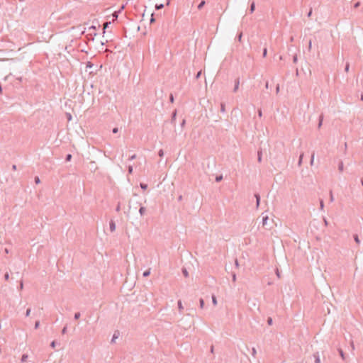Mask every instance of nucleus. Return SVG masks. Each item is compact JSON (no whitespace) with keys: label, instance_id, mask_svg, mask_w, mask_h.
<instances>
[{"label":"nucleus","instance_id":"obj_15","mask_svg":"<svg viewBox=\"0 0 363 363\" xmlns=\"http://www.w3.org/2000/svg\"><path fill=\"white\" fill-rule=\"evenodd\" d=\"M150 274V269H148L145 270V271L143 272V276L144 277H148Z\"/></svg>","mask_w":363,"mask_h":363},{"label":"nucleus","instance_id":"obj_63","mask_svg":"<svg viewBox=\"0 0 363 363\" xmlns=\"http://www.w3.org/2000/svg\"><path fill=\"white\" fill-rule=\"evenodd\" d=\"M350 345H351V347H352V350H354V342H353V341H351Z\"/></svg>","mask_w":363,"mask_h":363},{"label":"nucleus","instance_id":"obj_49","mask_svg":"<svg viewBox=\"0 0 363 363\" xmlns=\"http://www.w3.org/2000/svg\"><path fill=\"white\" fill-rule=\"evenodd\" d=\"M135 158H136V155L134 154L132 156H130L128 160H135Z\"/></svg>","mask_w":363,"mask_h":363},{"label":"nucleus","instance_id":"obj_4","mask_svg":"<svg viewBox=\"0 0 363 363\" xmlns=\"http://www.w3.org/2000/svg\"><path fill=\"white\" fill-rule=\"evenodd\" d=\"M239 84H240V80H239V78L236 79L235 81V86H234V89H233V92H236L239 88Z\"/></svg>","mask_w":363,"mask_h":363},{"label":"nucleus","instance_id":"obj_23","mask_svg":"<svg viewBox=\"0 0 363 363\" xmlns=\"http://www.w3.org/2000/svg\"><path fill=\"white\" fill-rule=\"evenodd\" d=\"M199 305H200L201 308H203L205 303H204V300L203 298L199 299Z\"/></svg>","mask_w":363,"mask_h":363},{"label":"nucleus","instance_id":"obj_2","mask_svg":"<svg viewBox=\"0 0 363 363\" xmlns=\"http://www.w3.org/2000/svg\"><path fill=\"white\" fill-rule=\"evenodd\" d=\"M109 228L111 232H113L116 230V223L113 220L109 223Z\"/></svg>","mask_w":363,"mask_h":363},{"label":"nucleus","instance_id":"obj_35","mask_svg":"<svg viewBox=\"0 0 363 363\" xmlns=\"http://www.w3.org/2000/svg\"><path fill=\"white\" fill-rule=\"evenodd\" d=\"M220 111L223 113H224L225 111V104L223 103L220 104Z\"/></svg>","mask_w":363,"mask_h":363},{"label":"nucleus","instance_id":"obj_34","mask_svg":"<svg viewBox=\"0 0 363 363\" xmlns=\"http://www.w3.org/2000/svg\"><path fill=\"white\" fill-rule=\"evenodd\" d=\"M204 4H205V1H201L200 2V4H199V6H198V9H201L203 6Z\"/></svg>","mask_w":363,"mask_h":363},{"label":"nucleus","instance_id":"obj_44","mask_svg":"<svg viewBox=\"0 0 363 363\" xmlns=\"http://www.w3.org/2000/svg\"><path fill=\"white\" fill-rule=\"evenodd\" d=\"M360 6V2L357 1L354 4V8L357 9Z\"/></svg>","mask_w":363,"mask_h":363},{"label":"nucleus","instance_id":"obj_56","mask_svg":"<svg viewBox=\"0 0 363 363\" xmlns=\"http://www.w3.org/2000/svg\"><path fill=\"white\" fill-rule=\"evenodd\" d=\"M312 15V9L311 8L308 14H307V16L308 17H311V16Z\"/></svg>","mask_w":363,"mask_h":363},{"label":"nucleus","instance_id":"obj_13","mask_svg":"<svg viewBox=\"0 0 363 363\" xmlns=\"http://www.w3.org/2000/svg\"><path fill=\"white\" fill-rule=\"evenodd\" d=\"M164 6V4H157L155 7L156 10H160V9H163Z\"/></svg>","mask_w":363,"mask_h":363},{"label":"nucleus","instance_id":"obj_39","mask_svg":"<svg viewBox=\"0 0 363 363\" xmlns=\"http://www.w3.org/2000/svg\"><path fill=\"white\" fill-rule=\"evenodd\" d=\"M267 49L266 48H264L263 49V53H262L263 57H265L267 56Z\"/></svg>","mask_w":363,"mask_h":363},{"label":"nucleus","instance_id":"obj_24","mask_svg":"<svg viewBox=\"0 0 363 363\" xmlns=\"http://www.w3.org/2000/svg\"><path fill=\"white\" fill-rule=\"evenodd\" d=\"M323 115H320L319 117V123H318V128H320L323 123Z\"/></svg>","mask_w":363,"mask_h":363},{"label":"nucleus","instance_id":"obj_10","mask_svg":"<svg viewBox=\"0 0 363 363\" xmlns=\"http://www.w3.org/2000/svg\"><path fill=\"white\" fill-rule=\"evenodd\" d=\"M146 211V208L144 206H140L139 209V213L140 216H143Z\"/></svg>","mask_w":363,"mask_h":363},{"label":"nucleus","instance_id":"obj_7","mask_svg":"<svg viewBox=\"0 0 363 363\" xmlns=\"http://www.w3.org/2000/svg\"><path fill=\"white\" fill-rule=\"evenodd\" d=\"M119 336V332L118 331H115L114 332V334L113 335V337L111 339V342H115V340L117 339Z\"/></svg>","mask_w":363,"mask_h":363},{"label":"nucleus","instance_id":"obj_60","mask_svg":"<svg viewBox=\"0 0 363 363\" xmlns=\"http://www.w3.org/2000/svg\"><path fill=\"white\" fill-rule=\"evenodd\" d=\"M311 46H312L311 40H309V43H308V50H311Z\"/></svg>","mask_w":363,"mask_h":363},{"label":"nucleus","instance_id":"obj_28","mask_svg":"<svg viewBox=\"0 0 363 363\" xmlns=\"http://www.w3.org/2000/svg\"><path fill=\"white\" fill-rule=\"evenodd\" d=\"M314 157H315V152H313L311 154V165L313 164Z\"/></svg>","mask_w":363,"mask_h":363},{"label":"nucleus","instance_id":"obj_48","mask_svg":"<svg viewBox=\"0 0 363 363\" xmlns=\"http://www.w3.org/2000/svg\"><path fill=\"white\" fill-rule=\"evenodd\" d=\"M55 345H56V341H52L50 344V346L52 347V348H55Z\"/></svg>","mask_w":363,"mask_h":363},{"label":"nucleus","instance_id":"obj_33","mask_svg":"<svg viewBox=\"0 0 363 363\" xmlns=\"http://www.w3.org/2000/svg\"><path fill=\"white\" fill-rule=\"evenodd\" d=\"M67 331V325H66L62 330V334L65 335Z\"/></svg>","mask_w":363,"mask_h":363},{"label":"nucleus","instance_id":"obj_64","mask_svg":"<svg viewBox=\"0 0 363 363\" xmlns=\"http://www.w3.org/2000/svg\"><path fill=\"white\" fill-rule=\"evenodd\" d=\"M16 169H17L16 165V164H13V165H12V169H13V170H16Z\"/></svg>","mask_w":363,"mask_h":363},{"label":"nucleus","instance_id":"obj_46","mask_svg":"<svg viewBox=\"0 0 363 363\" xmlns=\"http://www.w3.org/2000/svg\"><path fill=\"white\" fill-rule=\"evenodd\" d=\"M9 273H8V272H6V273L4 274V279L7 281V280H9Z\"/></svg>","mask_w":363,"mask_h":363},{"label":"nucleus","instance_id":"obj_22","mask_svg":"<svg viewBox=\"0 0 363 363\" xmlns=\"http://www.w3.org/2000/svg\"><path fill=\"white\" fill-rule=\"evenodd\" d=\"M28 354H23L21 357V362H26L27 359H28Z\"/></svg>","mask_w":363,"mask_h":363},{"label":"nucleus","instance_id":"obj_12","mask_svg":"<svg viewBox=\"0 0 363 363\" xmlns=\"http://www.w3.org/2000/svg\"><path fill=\"white\" fill-rule=\"evenodd\" d=\"M182 272L183 275L185 277H189V272H188L187 269L185 267L182 268Z\"/></svg>","mask_w":363,"mask_h":363},{"label":"nucleus","instance_id":"obj_53","mask_svg":"<svg viewBox=\"0 0 363 363\" xmlns=\"http://www.w3.org/2000/svg\"><path fill=\"white\" fill-rule=\"evenodd\" d=\"M112 132L113 133H117L118 132V128H113V130H112Z\"/></svg>","mask_w":363,"mask_h":363},{"label":"nucleus","instance_id":"obj_37","mask_svg":"<svg viewBox=\"0 0 363 363\" xmlns=\"http://www.w3.org/2000/svg\"><path fill=\"white\" fill-rule=\"evenodd\" d=\"M155 21V17H154V13H152L151 14L150 23H154Z\"/></svg>","mask_w":363,"mask_h":363},{"label":"nucleus","instance_id":"obj_47","mask_svg":"<svg viewBox=\"0 0 363 363\" xmlns=\"http://www.w3.org/2000/svg\"><path fill=\"white\" fill-rule=\"evenodd\" d=\"M256 353H257L256 349L255 347H253L252 350V356L255 357Z\"/></svg>","mask_w":363,"mask_h":363},{"label":"nucleus","instance_id":"obj_17","mask_svg":"<svg viewBox=\"0 0 363 363\" xmlns=\"http://www.w3.org/2000/svg\"><path fill=\"white\" fill-rule=\"evenodd\" d=\"M257 160L259 162H260L262 161V151L261 150H258V152H257Z\"/></svg>","mask_w":363,"mask_h":363},{"label":"nucleus","instance_id":"obj_30","mask_svg":"<svg viewBox=\"0 0 363 363\" xmlns=\"http://www.w3.org/2000/svg\"><path fill=\"white\" fill-rule=\"evenodd\" d=\"M242 32H240V33L238 34V35H237L236 38L238 39V41H240H240H241V40H242Z\"/></svg>","mask_w":363,"mask_h":363},{"label":"nucleus","instance_id":"obj_16","mask_svg":"<svg viewBox=\"0 0 363 363\" xmlns=\"http://www.w3.org/2000/svg\"><path fill=\"white\" fill-rule=\"evenodd\" d=\"M111 24V22L108 21V22H106L104 24V33H105V30L109 27V25Z\"/></svg>","mask_w":363,"mask_h":363},{"label":"nucleus","instance_id":"obj_11","mask_svg":"<svg viewBox=\"0 0 363 363\" xmlns=\"http://www.w3.org/2000/svg\"><path fill=\"white\" fill-rule=\"evenodd\" d=\"M303 152H301L300 154V156H299V159H298V165L300 167L302 164V161H303Z\"/></svg>","mask_w":363,"mask_h":363},{"label":"nucleus","instance_id":"obj_14","mask_svg":"<svg viewBox=\"0 0 363 363\" xmlns=\"http://www.w3.org/2000/svg\"><path fill=\"white\" fill-rule=\"evenodd\" d=\"M176 116H177V111H174L172 114V123H174L175 120H176Z\"/></svg>","mask_w":363,"mask_h":363},{"label":"nucleus","instance_id":"obj_5","mask_svg":"<svg viewBox=\"0 0 363 363\" xmlns=\"http://www.w3.org/2000/svg\"><path fill=\"white\" fill-rule=\"evenodd\" d=\"M255 197L256 199V206H257V208L259 207V203H260V196L259 194H255Z\"/></svg>","mask_w":363,"mask_h":363},{"label":"nucleus","instance_id":"obj_62","mask_svg":"<svg viewBox=\"0 0 363 363\" xmlns=\"http://www.w3.org/2000/svg\"><path fill=\"white\" fill-rule=\"evenodd\" d=\"M113 18H116H116H118V13H116V12H115V13H113Z\"/></svg>","mask_w":363,"mask_h":363},{"label":"nucleus","instance_id":"obj_1","mask_svg":"<svg viewBox=\"0 0 363 363\" xmlns=\"http://www.w3.org/2000/svg\"><path fill=\"white\" fill-rule=\"evenodd\" d=\"M255 10V3L254 1H252L250 2L249 11H250V13H252Z\"/></svg>","mask_w":363,"mask_h":363},{"label":"nucleus","instance_id":"obj_52","mask_svg":"<svg viewBox=\"0 0 363 363\" xmlns=\"http://www.w3.org/2000/svg\"><path fill=\"white\" fill-rule=\"evenodd\" d=\"M120 210H121V205H120V203H118V204L117 205L116 208V211L117 212H119V211H120Z\"/></svg>","mask_w":363,"mask_h":363},{"label":"nucleus","instance_id":"obj_3","mask_svg":"<svg viewBox=\"0 0 363 363\" xmlns=\"http://www.w3.org/2000/svg\"><path fill=\"white\" fill-rule=\"evenodd\" d=\"M314 363H320V356L318 352H315L313 354Z\"/></svg>","mask_w":363,"mask_h":363},{"label":"nucleus","instance_id":"obj_41","mask_svg":"<svg viewBox=\"0 0 363 363\" xmlns=\"http://www.w3.org/2000/svg\"><path fill=\"white\" fill-rule=\"evenodd\" d=\"M232 279H233V282H235V281H236V274L234 272L232 273Z\"/></svg>","mask_w":363,"mask_h":363},{"label":"nucleus","instance_id":"obj_6","mask_svg":"<svg viewBox=\"0 0 363 363\" xmlns=\"http://www.w3.org/2000/svg\"><path fill=\"white\" fill-rule=\"evenodd\" d=\"M268 219H269V218H268V216H264V217L262 218V225H263L264 227L267 226Z\"/></svg>","mask_w":363,"mask_h":363},{"label":"nucleus","instance_id":"obj_58","mask_svg":"<svg viewBox=\"0 0 363 363\" xmlns=\"http://www.w3.org/2000/svg\"><path fill=\"white\" fill-rule=\"evenodd\" d=\"M258 116H259V117H262V112L261 109L258 110Z\"/></svg>","mask_w":363,"mask_h":363},{"label":"nucleus","instance_id":"obj_57","mask_svg":"<svg viewBox=\"0 0 363 363\" xmlns=\"http://www.w3.org/2000/svg\"><path fill=\"white\" fill-rule=\"evenodd\" d=\"M89 30H96V27L95 26H91L89 27Z\"/></svg>","mask_w":363,"mask_h":363},{"label":"nucleus","instance_id":"obj_50","mask_svg":"<svg viewBox=\"0 0 363 363\" xmlns=\"http://www.w3.org/2000/svg\"><path fill=\"white\" fill-rule=\"evenodd\" d=\"M169 101L170 102L173 103L174 102V96H173V94H171L170 96H169Z\"/></svg>","mask_w":363,"mask_h":363},{"label":"nucleus","instance_id":"obj_51","mask_svg":"<svg viewBox=\"0 0 363 363\" xmlns=\"http://www.w3.org/2000/svg\"><path fill=\"white\" fill-rule=\"evenodd\" d=\"M160 157H162L164 155V152L162 150H160L158 152Z\"/></svg>","mask_w":363,"mask_h":363},{"label":"nucleus","instance_id":"obj_32","mask_svg":"<svg viewBox=\"0 0 363 363\" xmlns=\"http://www.w3.org/2000/svg\"><path fill=\"white\" fill-rule=\"evenodd\" d=\"M267 324H268L269 325H272V323H273V320H272V318L271 317H268V318H267Z\"/></svg>","mask_w":363,"mask_h":363},{"label":"nucleus","instance_id":"obj_9","mask_svg":"<svg viewBox=\"0 0 363 363\" xmlns=\"http://www.w3.org/2000/svg\"><path fill=\"white\" fill-rule=\"evenodd\" d=\"M338 352L343 360L345 359V354L341 348L338 349Z\"/></svg>","mask_w":363,"mask_h":363},{"label":"nucleus","instance_id":"obj_55","mask_svg":"<svg viewBox=\"0 0 363 363\" xmlns=\"http://www.w3.org/2000/svg\"><path fill=\"white\" fill-rule=\"evenodd\" d=\"M276 274H277V276L279 278H280V277H281V276H280V272H279V269H276Z\"/></svg>","mask_w":363,"mask_h":363},{"label":"nucleus","instance_id":"obj_31","mask_svg":"<svg viewBox=\"0 0 363 363\" xmlns=\"http://www.w3.org/2000/svg\"><path fill=\"white\" fill-rule=\"evenodd\" d=\"M133 166L132 165H128V174H132L133 173Z\"/></svg>","mask_w":363,"mask_h":363},{"label":"nucleus","instance_id":"obj_29","mask_svg":"<svg viewBox=\"0 0 363 363\" xmlns=\"http://www.w3.org/2000/svg\"><path fill=\"white\" fill-rule=\"evenodd\" d=\"M80 316H81L80 313L79 312H77V313H74V318L75 320H78L80 318Z\"/></svg>","mask_w":363,"mask_h":363},{"label":"nucleus","instance_id":"obj_40","mask_svg":"<svg viewBox=\"0 0 363 363\" xmlns=\"http://www.w3.org/2000/svg\"><path fill=\"white\" fill-rule=\"evenodd\" d=\"M40 326V321L39 320H37L35 321V329H38Z\"/></svg>","mask_w":363,"mask_h":363},{"label":"nucleus","instance_id":"obj_8","mask_svg":"<svg viewBox=\"0 0 363 363\" xmlns=\"http://www.w3.org/2000/svg\"><path fill=\"white\" fill-rule=\"evenodd\" d=\"M338 170L342 172L344 170V164L342 161H340L338 164Z\"/></svg>","mask_w":363,"mask_h":363},{"label":"nucleus","instance_id":"obj_36","mask_svg":"<svg viewBox=\"0 0 363 363\" xmlns=\"http://www.w3.org/2000/svg\"><path fill=\"white\" fill-rule=\"evenodd\" d=\"M349 69H350V64L348 62H347L345 65V71L346 72H349Z\"/></svg>","mask_w":363,"mask_h":363},{"label":"nucleus","instance_id":"obj_42","mask_svg":"<svg viewBox=\"0 0 363 363\" xmlns=\"http://www.w3.org/2000/svg\"><path fill=\"white\" fill-rule=\"evenodd\" d=\"M298 61V57H297V55H294V57H293V62L294 63H296Z\"/></svg>","mask_w":363,"mask_h":363},{"label":"nucleus","instance_id":"obj_59","mask_svg":"<svg viewBox=\"0 0 363 363\" xmlns=\"http://www.w3.org/2000/svg\"><path fill=\"white\" fill-rule=\"evenodd\" d=\"M276 92L277 94L279 92V84H277L276 86Z\"/></svg>","mask_w":363,"mask_h":363},{"label":"nucleus","instance_id":"obj_43","mask_svg":"<svg viewBox=\"0 0 363 363\" xmlns=\"http://www.w3.org/2000/svg\"><path fill=\"white\" fill-rule=\"evenodd\" d=\"M30 311H31V309L30 308H28L27 310H26V316H29L30 313Z\"/></svg>","mask_w":363,"mask_h":363},{"label":"nucleus","instance_id":"obj_20","mask_svg":"<svg viewBox=\"0 0 363 363\" xmlns=\"http://www.w3.org/2000/svg\"><path fill=\"white\" fill-rule=\"evenodd\" d=\"M94 66V64L90 62V61H88L86 63V68L88 69V68H91L92 67Z\"/></svg>","mask_w":363,"mask_h":363},{"label":"nucleus","instance_id":"obj_25","mask_svg":"<svg viewBox=\"0 0 363 363\" xmlns=\"http://www.w3.org/2000/svg\"><path fill=\"white\" fill-rule=\"evenodd\" d=\"M72 157V155H71V154H67V155H66V157H65V161H66V162H69V161H71Z\"/></svg>","mask_w":363,"mask_h":363},{"label":"nucleus","instance_id":"obj_38","mask_svg":"<svg viewBox=\"0 0 363 363\" xmlns=\"http://www.w3.org/2000/svg\"><path fill=\"white\" fill-rule=\"evenodd\" d=\"M334 201V197L332 193V191H330V201L333 202Z\"/></svg>","mask_w":363,"mask_h":363},{"label":"nucleus","instance_id":"obj_19","mask_svg":"<svg viewBox=\"0 0 363 363\" xmlns=\"http://www.w3.org/2000/svg\"><path fill=\"white\" fill-rule=\"evenodd\" d=\"M178 308H179L180 312H182V311L184 309V307L182 306V301L180 300L178 301Z\"/></svg>","mask_w":363,"mask_h":363},{"label":"nucleus","instance_id":"obj_54","mask_svg":"<svg viewBox=\"0 0 363 363\" xmlns=\"http://www.w3.org/2000/svg\"><path fill=\"white\" fill-rule=\"evenodd\" d=\"M23 281H21L19 289L21 290V289H23Z\"/></svg>","mask_w":363,"mask_h":363},{"label":"nucleus","instance_id":"obj_21","mask_svg":"<svg viewBox=\"0 0 363 363\" xmlns=\"http://www.w3.org/2000/svg\"><path fill=\"white\" fill-rule=\"evenodd\" d=\"M140 186L143 190H146L147 189V184L145 183H140Z\"/></svg>","mask_w":363,"mask_h":363},{"label":"nucleus","instance_id":"obj_18","mask_svg":"<svg viewBox=\"0 0 363 363\" xmlns=\"http://www.w3.org/2000/svg\"><path fill=\"white\" fill-rule=\"evenodd\" d=\"M353 238H354V241H355V242L357 244H359L360 243V240H359V237H358V235L357 234H354L353 235Z\"/></svg>","mask_w":363,"mask_h":363},{"label":"nucleus","instance_id":"obj_61","mask_svg":"<svg viewBox=\"0 0 363 363\" xmlns=\"http://www.w3.org/2000/svg\"><path fill=\"white\" fill-rule=\"evenodd\" d=\"M235 267H239V262H238V259H237L235 260Z\"/></svg>","mask_w":363,"mask_h":363},{"label":"nucleus","instance_id":"obj_26","mask_svg":"<svg viewBox=\"0 0 363 363\" xmlns=\"http://www.w3.org/2000/svg\"><path fill=\"white\" fill-rule=\"evenodd\" d=\"M212 303L214 306L217 305V298L214 295L212 296Z\"/></svg>","mask_w":363,"mask_h":363},{"label":"nucleus","instance_id":"obj_27","mask_svg":"<svg viewBox=\"0 0 363 363\" xmlns=\"http://www.w3.org/2000/svg\"><path fill=\"white\" fill-rule=\"evenodd\" d=\"M222 179H223V176L221 174L220 175H217L216 177V182H220Z\"/></svg>","mask_w":363,"mask_h":363},{"label":"nucleus","instance_id":"obj_45","mask_svg":"<svg viewBox=\"0 0 363 363\" xmlns=\"http://www.w3.org/2000/svg\"><path fill=\"white\" fill-rule=\"evenodd\" d=\"M35 182L36 184H39L40 182V178L38 177H35Z\"/></svg>","mask_w":363,"mask_h":363}]
</instances>
